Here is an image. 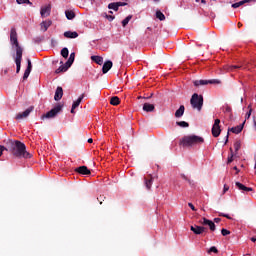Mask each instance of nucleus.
<instances>
[{
	"mask_svg": "<svg viewBox=\"0 0 256 256\" xmlns=\"http://www.w3.org/2000/svg\"><path fill=\"white\" fill-rule=\"evenodd\" d=\"M120 101H119V97L114 96L110 99V104L111 105H119Z\"/></svg>",
	"mask_w": 256,
	"mask_h": 256,
	"instance_id": "31",
	"label": "nucleus"
},
{
	"mask_svg": "<svg viewBox=\"0 0 256 256\" xmlns=\"http://www.w3.org/2000/svg\"><path fill=\"white\" fill-rule=\"evenodd\" d=\"M231 155L228 157V163H233V148H230Z\"/></svg>",
	"mask_w": 256,
	"mask_h": 256,
	"instance_id": "40",
	"label": "nucleus"
},
{
	"mask_svg": "<svg viewBox=\"0 0 256 256\" xmlns=\"http://www.w3.org/2000/svg\"><path fill=\"white\" fill-rule=\"evenodd\" d=\"M132 18H133L132 15L127 16V17L122 21L123 27H126V26L129 24V22L131 21Z\"/></svg>",
	"mask_w": 256,
	"mask_h": 256,
	"instance_id": "30",
	"label": "nucleus"
},
{
	"mask_svg": "<svg viewBox=\"0 0 256 256\" xmlns=\"http://www.w3.org/2000/svg\"><path fill=\"white\" fill-rule=\"evenodd\" d=\"M83 99H85V94L80 95L79 98L73 102L71 113H75V110L77 109V107H79V105H81Z\"/></svg>",
	"mask_w": 256,
	"mask_h": 256,
	"instance_id": "11",
	"label": "nucleus"
},
{
	"mask_svg": "<svg viewBox=\"0 0 256 256\" xmlns=\"http://www.w3.org/2000/svg\"><path fill=\"white\" fill-rule=\"evenodd\" d=\"M241 102H243V98H241Z\"/></svg>",
	"mask_w": 256,
	"mask_h": 256,
	"instance_id": "59",
	"label": "nucleus"
},
{
	"mask_svg": "<svg viewBox=\"0 0 256 256\" xmlns=\"http://www.w3.org/2000/svg\"><path fill=\"white\" fill-rule=\"evenodd\" d=\"M67 69H69V66H67V64L65 63L64 65H61L58 69H56L55 73H65Z\"/></svg>",
	"mask_w": 256,
	"mask_h": 256,
	"instance_id": "25",
	"label": "nucleus"
},
{
	"mask_svg": "<svg viewBox=\"0 0 256 256\" xmlns=\"http://www.w3.org/2000/svg\"><path fill=\"white\" fill-rule=\"evenodd\" d=\"M143 111H146V113H152V111H155V105L149 104V103H145L143 105Z\"/></svg>",
	"mask_w": 256,
	"mask_h": 256,
	"instance_id": "19",
	"label": "nucleus"
},
{
	"mask_svg": "<svg viewBox=\"0 0 256 256\" xmlns=\"http://www.w3.org/2000/svg\"><path fill=\"white\" fill-rule=\"evenodd\" d=\"M113 67V62L111 60H108L106 61L104 64H103V67H102V73H109L110 69Z\"/></svg>",
	"mask_w": 256,
	"mask_h": 256,
	"instance_id": "16",
	"label": "nucleus"
},
{
	"mask_svg": "<svg viewBox=\"0 0 256 256\" xmlns=\"http://www.w3.org/2000/svg\"><path fill=\"white\" fill-rule=\"evenodd\" d=\"M4 151H7V148H5V146H0V157L3 155Z\"/></svg>",
	"mask_w": 256,
	"mask_h": 256,
	"instance_id": "42",
	"label": "nucleus"
},
{
	"mask_svg": "<svg viewBox=\"0 0 256 256\" xmlns=\"http://www.w3.org/2000/svg\"><path fill=\"white\" fill-rule=\"evenodd\" d=\"M176 124L178 125V127H189V123L185 122V121H180V122H176Z\"/></svg>",
	"mask_w": 256,
	"mask_h": 256,
	"instance_id": "34",
	"label": "nucleus"
},
{
	"mask_svg": "<svg viewBox=\"0 0 256 256\" xmlns=\"http://www.w3.org/2000/svg\"><path fill=\"white\" fill-rule=\"evenodd\" d=\"M221 234L223 235V237H227V235H231V231H229V230L223 228V229L221 230Z\"/></svg>",
	"mask_w": 256,
	"mask_h": 256,
	"instance_id": "37",
	"label": "nucleus"
},
{
	"mask_svg": "<svg viewBox=\"0 0 256 256\" xmlns=\"http://www.w3.org/2000/svg\"><path fill=\"white\" fill-rule=\"evenodd\" d=\"M61 55H62V57H64V59H67L69 57V49L63 48L61 50Z\"/></svg>",
	"mask_w": 256,
	"mask_h": 256,
	"instance_id": "32",
	"label": "nucleus"
},
{
	"mask_svg": "<svg viewBox=\"0 0 256 256\" xmlns=\"http://www.w3.org/2000/svg\"><path fill=\"white\" fill-rule=\"evenodd\" d=\"M145 185L147 189H151V185H153V178H151L150 180H146Z\"/></svg>",
	"mask_w": 256,
	"mask_h": 256,
	"instance_id": "36",
	"label": "nucleus"
},
{
	"mask_svg": "<svg viewBox=\"0 0 256 256\" xmlns=\"http://www.w3.org/2000/svg\"><path fill=\"white\" fill-rule=\"evenodd\" d=\"M236 187L240 190V191H253V188L251 187H247L245 185H243L241 182H236Z\"/></svg>",
	"mask_w": 256,
	"mask_h": 256,
	"instance_id": "20",
	"label": "nucleus"
},
{
	"mask_svg": "<svg viewBox=\"0 0 256 256\" xmlns=\"http://www.w3.org/2000/svg\"><path fill=\"white\" fill-rule=\"evenodd\" d=\"M27 63H28V66H27V68H26V71H31V69H32V64H31V59H27Z\"/></svg>",
	"mask_w": 256,
	"mask_h": 256,
	"instance_id": "39",
	"label": "nucleus"
},
{
	"mask_svg": "<svg viewBox=\"0 0 256 256\" xmlns=\"http://www.w3.org/2000/svg\"><path fill=\"white\" fill-rule=\"evenodd\" d=\"M190 230L193 231L195 235H202V233H205V227L203 226L193 225L190 227Z\"/></svg>",
	"mask_w": 256,
	"mask_h": 256,
	"instance_id": "12",
	"label": "nucleus"
},
{
	"mask_svg": "<svg viewBox=\"0 0 256 256\" xmlns=\"http://www.w3.org/2000/svg\"><path fill=\"white\" fill-rule=\"evenodd\" d=\"M108 9H113V11H119V5L116 3H110Z\"/></svg>",
	"mask_w": 256,
	"mask_h": 256,
	"instance_id": "29",
	"label": "nucleus"
},
{
	"mask_svg": "<svg viewBox=\"0 0 256 256\" xmlns=\"http://www.w3.org/2000/svg\"><path fill=\"white\" fill-rule=\"evenodd\" d=\"M226 191H229V186H227V184L224 185L223 194H225Z\"/></svg>",
	"mask_w": 256,
	"mask_h": 256,
	"instance_id": "46",
	"label": "nucleus"
},
{
	"mask_svg": "<svg viewBox=\"0 0 256 256\" xmlns=\"http://www.w3.org/2000/svg\"><path fill=\"white\" fill-rule=\"evenodd\" d=\"M219 123H221V120H219V119H216L214 121V125L212 127L213 137H219V135H221V126H219Z\"/></svg>",
	"mask_w": 256,
	"mask_h": 256,
	"instance_id": "7",
	"label": "nucleus"
},
{
	"mask_svg": "<svg viewBox=\"0 0 256 256\" xmlns=\"http://www.w3.org/2000/svg\"><path fill=\"white\" fill-rule=\"evenodd\" d=\"M156 18L159 19V21H165V14L161 11H156Z\"/></svg>",
	"mask_w": 256,
	"mask_h": 256,
	"instance_id": "27",
	"label": "nucleus"
},
{
	"mask_svg": "<svg viewBox=\"0 0 256 256\" xmlns=\"http://www.w3.org/2000/svg\"><path fill=\"white\" fill-rule=\"evenodd\" d=\"M190 103L193 109H197V111H201V109H203V96L197 93H194L190 99Z\"/></svg>",
	"mask_w": 256,
	"mask_h": 256,
	"instance_id": "4",
	"label": "nucleus"
},
{
	"mask_svg": "<svg viewBox=\"0 0 256 256\" xmlns=\"http://www.w3.org/2000/svg\"><path fill=\"white\" fill-rule=\"evenodd\" d=\"M217 247H215V246H212L211 248H210V250H209V252L210 253H217Z\"/></svg>",
	"mask_w": 256,
	"mask_h": 256,
	"instance_id": "41",
	"label": "nucleus"
},
{
	"mask_svg": "<svg viewBox=\"0 0 256 256\" xmlns=\"http://www.w3.org/2000/svg\"><path fill=\"white\" fill-rule=\"evenodd\" d=\"M195 1H196V3L201 2V0H195ZM202 5H207V2L205 0H202Z\"/></svg>",
	"mask_w": 256,
	"mask_h": 256,
	"instance_id": "48",
	"label": "nucleus"
},
{
	"mask_svg": "<svg viewBox=\"0 0 256 256\" xmlns=\"http://www.w3.org/2000/svg\"><path fill=\"white\" fill-rule=\"evenodd\" d=\"M109 21H113L115 19V16H106Z\"/></svg>",
	"mask_w": 256,
	"mask_h": 256,
	"instance_id": "50",
	"label": "nucleus"
},
{
	"mask_svg": "<svg viewBox=\"0 0 256 256\" xmlns=\"http://www.w3.org/2000/svg\"><path fill=\"white\" fill-rule=\"evenodd\" d=\"M92 61L97 63V65H103V57L101 56H91Z\"/></svg>",
	"mask_w": 256,
	"mask_h": 256,
	"instance_id": "23",
	"label": "nucleus"
},
{
	"mask_svg": "<svg viewBox=\"0 0 256 256\" xmlns=\"http://www.w3.org/2000/svg\"><path fill=\"white\" fill-rule=\"evenodd\" d=\"M75 61V52H72L71 54H70V57H69V59L67 60V62H66V65L68 66V67H71L72 65H73V62Z\"/></svg>",
	"mask_w": 256,
	"mask_h": 256,
	"instance_id": "24",
	"label": "nucleus"
},
{
	"mask_svg": "<svg viewBox=\"0 0 256 256\" xmlns=\"http://www.w3.org/2000/svg\"><path fill=\"white\" fill-rule=\"evenodd\" d=\"M222 217H226V219H231V217L227 214H221Z\"/></svg>",
	"mask_w": 256,
	"mask_h": 256,
	"instance_id": "52",
	"label": "nucleus"
},
{
	"mask_svg": "<svg viewBox=\"0 0 256 256\" xmlns=\"http://www.w3.org/2000/svg\"><path fill=\"white\" fill-rule=\"evenodd\" d=\"M29 75H31V71L30 70H25L24 75H23V80L25 81L26 79H28Z\"/></svg>",
	"mask_w": 256,
	"mask_h": 256,
	"instance_id": "38",
	"label": "nucleus"
},
{
	"mask_svg": "<svg viewBox=\"0 0 256 256\" xmlns=\"http://www.w3.org/2000/svg\"><path fill=\"white\" fill-rule=\"evenodd\" d=\"M40 15L43 18L49 17V15H51V6H50V4L41 7Z\"/></svg>",
	"mask_w": 256,
	"mask_h": 256,
	"instance_id": "10",
	"label": "nucleus"
},
{
	"mask_svg": "<svg viewBox=\"0 0 256 256\" xmlns=\"http://www.w3.org/2000/svg\"><path fill=\"white\" fill-rule=\"evenodd\" d=\"M251 241H252L253 243H255L256 238H255V237H252V238H251Z\"/></svg>",
	"mask_w": 256,
	"mask_h": 256,
	"instance_id": "54",
	"label": "nucleus"
},
{
	"mask_svg": "<svg viewBox=\"0 0 256 256\" xmlns=\"http://www.w3.org/2000/svg\"><path fill=\"white\" fill-rule=\"evenodd\" d=\"M251 109L246 113L245 119H249L251 117Z\"/></svg>",
	"mask_w": 256,
	"mask_h": 256,
	"instance_id": "45",
	"label": "nucleus"
},
{
	"mask_svg": "<svg viewBox=\"0 0 256 256\" xmlns=\"http://www.w3.org/2000/svg\"><path fill=\"white\" fill-rule=\"evenodd\" d=\"M251 1L255 2L256 0H242L240 2H236V3L232 4V7H233V9H237V8L241 7V5H245V3H251Z\"/></svg>",
	"mask_w": 256,
	"mask_h": 256,
	"instance_id": "21",
	"label": "nucleus"
},
{
	"mask_svg": "<svg viewBox=\"0 0 256 256\" xmlns=\"http://www.w3.org/2000/svg\"><path fill=\"white\" fill-rule=\"evenodd\" d=\"M64 37H66V39H77L79 34L77 32L66 31L64 32Z\"/></svg>",
	"mask_w": 256,
	"mask_h": 256,
	"instance_id": "18",
	"label": "nucleus"
},
{
	"mask_svg": "<svg viewBox=\"0 0 256 256\" xmlns=\"http://www.w3.org/2000/svg\"><path fill=\"white\" fill-rule=\"evenodd\" d=\"M233 69H241V66H237V65H233V66L226 65V66H224V71H233Z\"/></svg>",
	"mask_w": 256,
	"mask_h": 256,
	"instance_id": "28",
	"label": "nucleus"
},
{
	"mask_svg": "<svg viewBox=\"0 0 256 256\" xmlns=\"http://www.w3.org/2000/svg\"><path fill=\"white\" fill-rule=\"evenodd\" d=\"M234 149H235L236 153H237V151H239L241 149V141H236L234 143Z\"/></svg>",
	"mask_w": 256,
	"mask_h": 256,
	"instance_id": "35",
	"label": "nucleus"
},
{
	"mask_svg": "<svg viewBox=\"0 0 256 256\" xmlns=\"http://www.w3.org/2000/svg\"><path fill=\"white\" fill-rule=\"evenodd\" d=\"M16 3H18V5H24V4L31 5V1L29 0H16Z\"/></svg>",
	"mask_w": 256,
	"mask_h": 256,
	"instance_id": "33",
	"label": "nucleus"
},
{
	"mask_svg": "<svg viewBox=\"0 0 256 256\" xmlns=\"http://www.w3.org/2000/svg\"><path fill=\"white\" fill-rule=\"evenodd\" d=\"M52 21L51 20H45L43 22H41L40 24V29L41 31H43V33H45V31H47V29H49L50 25H52Z\"/></svg>",
	"mask_w": 256,
	"mask_h": 256,
	"instance_id": "17",
	"label": "nucleus"
},
{
	"mask_svg": "<svg viewBox=\"0 0 256 256\" xmlns=\"http://www.w3.org/2000/svg\"><path fill=\"white\" fill-rule=\"evenodd\" d=\"M234 170L236 171V173H239V169L237 168V166L234 167Z\"/></svg>",
	"mask_w": 256,
	"mask_h": 256,
	"instance_id": "53",
	"label": "nucleus"
},
{
	"mask_svg": "<svg viewBox=\"0 0 256 256\" xmlns=\"http://www.w3.org/2000/svg\"><path fill=\"white\" fill-rule=\"evenodd\" d=\"M63 98V88L61 86H58L55 91L54 99L56 101H61Z\"/></svg>",
	"mask_w": 256,
	"mask_h": 256,
	"instance_id": "15",
	"label": "nucleus"
},
{
	"mask_svg": "<svg viewBox=\"0 0 256 256\" xmlns=\"http://www.w3.org/2000/svg\"><path fill=\"white\" fill-rule=\"evenodd\" d=\"M200 3H203V0H200Z\"/></svg>",
	"mask_w": 256,
	"mask_h": 256,
	"instance_id": "58",
	"label": "nucleus"
},
{
	"mask_svg": "<svg viewBox=\"0 0 256 256\" xmlns=\"http://www.w3.org/2000/svg\"><path fill=\"white\" fill-rule=\"evenodd\" d=\"M238 26L241 27V23H239Z\"/></svg>",
	"mask_w": 256,
	"mask_h": 256,
	"instance_id": "57",
	"label": "nucleus"
},
{
	"mask_svg": "<svg viewBox=\"0 0 256 256\" xmlns=\"http://www.w3.org/2000/svg\"><path fill=\"white\" fill-rule=\"evenodd\" d=\"M205 139L198 135H187L180 139V145L182 147H197V145H203Z\"/></svg>",
	"mask_w": 256,
	"mask_h": 256,
	"instance_id": "3",
	"label": "nucleus"
},
{
	"mask_svg": "<svg viewBox=\"0 0 256 256\" xmlns=\"http://www.w3.org/2000/svg\"><path fill=\"white\" fill-rule=\"evenodd\" d=\"M61 109H63V106L57 105L52 110L44 114L41 119H54V117H57L58 113H61Z\"/></svg>",
	"mask_w": 256,
	"mask_h": 256,
	"instance_id": "5",
	"label": "nucleus"
},
{
	"mask_svg": "<svg viewBox=\"0 0 256 256\" xmlns=\"http://www.w3.org/2000/svg\"><path fill=\"white\" fill-rule=\"evenodd\" d=\"M184 113H185V106L181 105V106L179 107V109L176 110V112H175V117H177V118L183 117Z\"/></svg>",
	"mask_w": 256,
	"mask_h": 256,
	"instance_id": "22",
	"label": "nucleus"
},
{
	"mask_svg": "<svg viewBox=\"0 0 256 256\" xmlns=\"http://www.w3.org/2000/svg\"><path fill=\"white\" fill-rule=\"evenodd\" d=\"M118 7H125V5H127L126 2H117Z\"/></svg>",
	"mask_w": 256,
	"mask_h": 256,
	"instance_id": "44",
	"label": "nucleus"
},
{
	"mask_svg": "<svg viewBox=\"0 0 256 256\" xmlns=\"http://www.w3.org/2000/svg\"><path fill=\"white\" fill-rule=\"evenodd\" d=\"M88 143H93V140L91 138L88 139Z\"/></svg>",
	"mask_w": 256,
	"mask_h": 256,
	"instance_id": "55",
	"label": "nucleus"
},
{
	"mask_svg": "<svg viewBox=\"0 0 256 256\" xmlns=\"http://www.w3.org/2000/svg\"><path fill=\"white\" fill-rule=\"evenodd\" d=\"M188 207H190V209H192V211H197V209H195V206L193 205V203H188Z\"/></svg>",
	"mask_w": 256,
	"mask_h": 256,
	"instance_id": "43",
	"label": "nucleus"
},
{
	"mask_svg": "<svg viewBox=\"0 0 256 256\" xmlns=\"http://www.w3.org/2000/svg\"><path fill=\"white\" fill-rule=\"evenodd\" d=\"M65 15H66V18L69 19V20L75 19V12H73V11L67 10L65 12Z\"/></svg>",
	"mask_w": 256,
	"mask_h": 256,
	"instance_id": "26",
	"label": "nucleus"
},
{
	"mask_svg": "<svg viewBox=\"0 0 256 256\" xmlns=\"http://www.w3.org/2000/svg\"><path fill=\"white\" fill-rule=\"evenodd\" d=\"M6 151H9L14 157H18V159H31V154L27 152V147L21 141L10 140L7 144Z\"/></svg>",
	"mask_w": 256,
	"mask_h": 256,
	"instance_id": "1",
	"label": "nucleus"
},
{
	"mask_svg": "<svg viewBox=\"0 0 256 256\" xmlns=\"http://www.w3.org/2000/svg\"><path fill=\"white\" fill-rule=\"evenodd\" d=\"M193 83H194L195 87H199L201 85H219V84H221V80H219V79L195 80Z\"/></svg>",
	"mask_w": 256,
	"mask_h": 256,
	"instance_id": "6",
	"label": "nucleus"
},
{
	"mask_svg": "<svg viewBox=\"0 0 256 256\" xmlns=\"http://www.w3.org/2000/svg\"><path fill=\"white\" fill-rule=\"evenodd\" d=\"M181 177H182V179H185L186 181H188V183H190V185H191V180H189L188 178H187V176H185V175H181Z\"/></svg>",
	"mask_w": 256,
	"mask_h": 256,
	"instance_id": "47",
	"label": "nucleus"
},
{
	"mask_svg": "<svg viewBox=\"0 0 256 256\" xmlns=\"http://www.w3.org/2000/svg\"><path fill=\"white\" fill-rule=\"evenodd\" d=\"M76 173H80V175H91V170L87 168V166H80L75 169Z\"/></svg>",
	"mask_w": 256,
	"mask_h": 256,
	"instance_id": "13",
	"label": "nucleus"
},
{
	"mask_svg": "<svg viewBox=\"0 0 256 256\" xmlns=\"http://www.w3.org/2000/svg\"><path fill=\"white\" fill-rule=\"evenodd\" d=\"M155 3H159V0H154Z\"/></svg>",
	"mask_w": 256,
	"mask_h": 256,
	"instance_id": "56",
	"label": "nucleus"
},
{
	"mask_svg": "<svg viewBox=\"0 0 256 256\" xmlns=\"http://www.w3.org/2000/svg\"><path fill=\"white\" fill-rule=\"evenodd\" d=\"M32 111H33V107H30V108H27L24 112L18 113L16 115L17 121H21L23 119H27V117H29V115H31Z\"/></svg>",
	"mask_w": 256,
	"mask_h": 256,
	"instance_id": "9",
	"label": "nucleus"
},
{
	"mask_svg": "<svg viewBox=\"0 0 256 256\" xmlns=\"http://www.w3.org/2000/svg\"><path fill=\"white\" fill-rule=\"evenodd\" d=\"M51 43H52L53 47H55V46L57 45V40L52 39V40H51Z\"/></svg>",
	"mask_w": 256,
	"mask_h": 256,
	"instance_id": "49",
	"label": "nucleus"
},
{
	"mask_svg": "<svg viewBox=\"0 0 256 256\" xmlns=\"http://www.w3.org/2000/svg\"><path fill=\"white\" fill-rule=\"evenodd\" d=\"M10 42H11V45H14L16 49V56H15L16 73H19L21 71V61L23 59V48L19 46V41L17 40V30H15V28L11 29Z\"/></svg>",
	"mask_w": 256,
	"mask_h": 256,
	"instance_id": "2",
	"label": "nucleus"
},
{
	"mask_svg": "<svg viewBox=\"0 0 256 256\" xmlns=\"http://www.w3.org/2000/svg\"><path fill=\"white\" fill-rule=\"evenodd\" d=\"M221 222V218H215L214 219V223H220Z\"/></svg>",
	"mask_w": 256,
	"mask_h": 256,
	"instance_id": "51",
	"label": "nucleus"
},
{
	"mask_svg": "<svg viewBox=\"0 0 256 256\" xmlns=\"http://www.w3.org/2000/svg\"><path fill=\"white\" fill-rule=\"evenodd\" d=\"M243 125H245V121L243 122L242 125L232 127L231 129L228 130V133L226 135L225 145H227V142L229 141V131H231L232 133H235L237 135V134L241 133V131H243Z\"/></svg>",
	"mask_w": 256,
	"mask_h": 256,
	"instance_id": "8",
	"label": "nucleus"
},
{
	"mask_svg": "<svg viewBox=\"0 0 256 256\" xmlns=\"http://www.w3.org/2000/svg\"><path fill=\"white\" fill-rule=\"evenodd\" d=\"M200 223L201 225H208V227L210 228V231H215V222L207 218H202V221Z\"/></svg>",
	"mask_w": 256,
	"mask_h": 256,
	"instance_id": "14",
	"label": "nucleus"
}]
</instances>
